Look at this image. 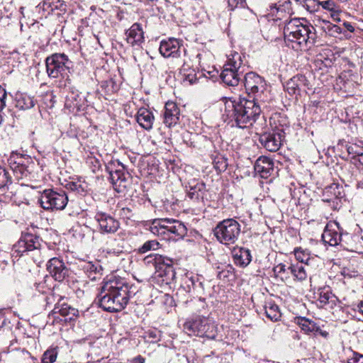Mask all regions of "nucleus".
<instances>
[{
  "label": "nucleus",
  "instance_id": "f257e3e1",
  "mask_svg": "<svg viewBox=\"0 0 363 363\" xmlns=\"http://www.w3.org/2000/svg\"><path fill=\"white\" fill-rule=\"evenodd\" d=\"M136 292V287L125 279L111 277L104 283L98 295L100 306L109 312L121 311Z\"/></svg>",
  "mask_w": 363,
  "mask_h": 363
},
{
  "label": "nucleus",
  "instance_id": "f03ea898",
  "mask_svg": "<svg viewBox=\"0 0 363 363\" xmlns=\"http://www.w3.org/2000/svg\"><path fill=\"white\" fill-rule=\"evenodd\" d=\"M267 104H259L251 99H240L239 101L226 100L223 117L231 126L246 128L251 126L262 109L268 108Z\"/></svg>",
  "mask_w": 363,
  "mask_h": 363
},
{
  "label": "nucleus",
  "instance_id": "7ed1b4c3",
  "mask_svg": "<svg viewBox=\"0 0 363 363\" xmlns=\"http://www.w3.org/2000/svg\"><path fill=\"white\" fill-rule=\"evenodd\" d=\"M304 18H293L284 28V36L286 45L296 51H307L316 43L317 34L314 27Z\"/></svg>",
  "mask_w": 363,
  "mask_h": 363
},
{
  "label": "nucleus",
  "instance_id": "20e7f679",
  "mask_svg": "<svg viewBox=\"0 0 363 363\" xmlns=\"http://www.w3.org/2000/svg\"><path fill=\"white\" fill-rule=\"evenodd\" d=\"M152 234L167 242H177L186 234V226L179 220L172 218H156L146 224Z\"/></svg>",
  "mask_w": 363,
  "mask_h": 363
},
{
  "label": "nucleus",
  "instance_id": "39448f33",
  "mask_svg": "<svg viewBox=\"0 0 363 363\" xmlns=\"http://www.w3.org/2000/svg\"><path fill=\"white\" fill-rule=\"evenodd\" d=\"M244 86L251 101L259 104H269L272 101V96L263 77L255 72H250L244 77Z\"/></svg>",
  "mask_w": 363,
  "mask_h": 363
},
{
  "label": "nucleus",
  "instance_id": "423d86ee",
  "mask_svg": "<svg viewBox=\"0 0 363 363\" xmlns=\"http://www.w3.org/2000/svg\"><path fill=\"white\" fill-rule=\"evenodd\" d=\"M46 70L48 76L52 78L60 77L65 79L63 86L71 84L69 74L73 68V62L65 53H54L45 60Z\"/></svg>",
  "mask_w": 363,
  "mask_h": 363
},
{
  "label": "nucleus",
  "instance_id": "0eeeda50",
  "mask_svg": "<svg viewBox=\"0 0 363 363\" xmlns=\"http://www.w3.org/2000/svg\"><path fill=\"white\" fill-rule=\"evenodd\" d=\"M240 233V225L233 218L220 222L214 229L217 240L225 245L234 244Z\"/></svg>",
  "mask_w": 363,
  "mask_h": 363
},
{
  "label": "nucleus",
  "instance_id": "6e6552de",
  "mask_svg": "<svg viewBox=\"0 0 363 363\" xmlns=\"http://www.w3.org/2000/svg\"><path fill=\"white\" fill-rule=\"evenodd\" d=\"M38 201L45 210L60 211L66 207L68 196L64 191H56L52 189H47L41 192Z\"/></svg>",
  "mask_w": 363,
  "mask_h": 363
},
{
  "label": "nucleus",
  "instance_id": "1a4fd4ad",
  "mask_svg": "<svg viewBox=\"0 0 363 363\" xmlns=\"http://www.w3.org/2000/svg\"><path fill=\"white\" fill-rule=\"evenodd\" d=\"M213 325L205 317L196 316L187 320L183 325V329L189 335L211 337Z\"/></svg>",
  "mask_w": 363,
  "mask_h": 363
},
{
  "label": "nucleus",
  "instance_id": "9d476101",
  "mask_svg": "<svg viewBox=\"0 0 363 363\" xmlns=\"http://www.w3.org/2000/svg\"><path fill=\"white\" fill-rule=\"evenodd\" d=\"M241 64L240 56L236 53L233 59H229L228 62L224 65L220 78L226 85L235 86L239 84L240 74L242 72L240 71Z\"/></svg>",
  "mask_w": 363,
  "mask_h": 363
},
{
  "label": "nucleus",
  "instance_id": "9b49d317",
  "mask_svg": "<svg viewBox=\"0 0 363 363\" xmlns=\"http://www.w3.org/2000/svg\"><path fill=\"white\" fill-rule=\"evenodd\" d=\"M284 138V128H277L271 132H265L259 135V142L262 146L269 152H277L279 150Z\"/></svg>",
  "mask_w": 363,
  "mask_h": 363
},
{
  "label": "nucleus",
  "instance_id": "f8f14e48",
  "mask_svg": "<svg viewBox=\"0 0 363 363\" xmlns=\"http://www.w3.org/2000/svg\"><path fill=\"white\" fill-rule=\"evenodd\" d=\"M186 195L194 202L203 201L206 193L205 183L199 179H191L185 182Z\"/></svg>",
  "mask_w": 363,
  "mask_h": 363
},
{
  "label": "nucleus",
  "instance_id": "ddd939ff",
  "mask_svg": "<svg viewBox=\"0 0 363 363\" xmlns=\"http://www.w3.org/2000/svg\"><path fill=\"white\" fill-rule=\"evenodd\" d=\"M118 166L115 169L108 167L110 174V180L114 189L118 192H122L126 187L128 174L125 172L124 165L117 161Z\"/></svg>",
  "mask_w": 363,
  "mask_h": 363
},
{
  "label": "nucleus",
  "instance_id": "4468645a",
  "mask_svg": "<svg viewBox=\"0 0 363 363\" xmlns=\"http://www.w3.org/2000/svg\"><path fill=\"white\" fill-rule=\"evenodd\" d=\"M94 219L97 222L99 230L101 233H113L119 228V222L106 213H96Z\"/></svg>",
  "mask_w": 363,
  "mask_h": 363
},
{
  "label": "nucleus",
  "instance_id": "2eb2a0df",
  "mask_svg": "<svg viewBox=\"0 0 363 363\" xmlns=\"http://www.w3.org/2000/svg\"><path fill=\"white\" fill-rule=\"evenodd\" d=\"M308 86L309 82L306 76L297 74L286 82L285 89L291 95L301 94V92H306Z\"/></svg>",
  "mask_w": 363,
  "mask_h": 363
},
{
  "label": "nucleus",
  "instance_id": "dca6fc26",
  "mask_svg": "<svg viewBox=\"0 0 363 363\" xmlns=\"http://www.w3.org/2000/svg\"><path fill=\"white\" fill-rule=\"evenodd\" d=\"M160 52L164 57H181L182 45L176 38L162 40L160 45Z\"/></svg>",
  "mask_w": 363,
  "mask_h": 363
},
{
  "label": "nucleus",
  "instance_id": "f3484780",
  "mask_svg": "<svg viewBox=\"0 0 363 363\" xmlns=\"http://www.w3.org/2000/svg\"><path fill=\"white\" fill-rule=\"evenodd\" d=\"M335 228H339V223L337 222L329 223L326 225L322 234V240L325 245L335 247L340 243L341 234Z\"/></svg>",
  "mask_w": 363,
  "mask_h": 363
},
{
  "label": "nucleus",
  "instance_id": "a211bd4d",
  "mask_svg": "<svg viewBox=\"0 0 363 363\" xmlns=\"http://www.w3.org/2000/svg\"><path fill=\"white\" fill-rule=\"evenodd\" d=\"M172 259L171 262L165 260L164 262H162L159 265H157L155 276V277L161 278V281L163 284H170L175 279L176 272L172 265Z\"/></svg>",
  "mask_w": 363,
  "mask_h": 363
},
{
  "label": "nucleus",
  "instance_id": "6ab92c4d",
  "mask_svg": "<svg viewBox=\"0 0 363 363\" xmlns=\"http://www.w3.org/2000/svg\"><path fill=\"white\" fill-rule=\"evenodd\" d=\"M47 269L50 275L57 281H63L68 272L63 262L57 257L49 260Z\"/></svg>",
  "mask_w": 363,
  "mask_h": 363
},
{
  "label": "nucleus",
  "instance_id": "aec40b11",
  "mask_svg": "<svg viewBox=\"0 0 363 363\" xmlns=\"http://www.w3.org/2000/svg\"><path fill=\"white\" fill-rule=\"evenodd\" d=\"M163 115V123L167 127L171 128L177 125L179 121L180 111L176 103L167 101Z\"/></svg>",
  "mask_w": 363,
  "mask_h": 363
},
{
  "label": "nucleus",
  "instance_id": "412c9836",
  "mask_svg": "<svg viewBox=\"0 0 363 363\" xmlns=\"http://www.w3.org/2000/svg\"><path fill=\"white\" fill-rule=\"evenodd\" d=\"M254 169L262 178L267 179L274 172V162L269 157L261 156L256 160Z\"/></svg>",
  "mask_w": 363,
  "mask_h": 363
},
{
  "label": "nucleus",
  "instance_id": "4be33fe9",
  "mask_svg": "<svg viewBox=\"0 0 363 363\" xmlns=\"http://www.w3.org/2000/svg\"><path fill=\"white\" fill-rule=\"evenodd\" d=\"M126 41L131 46H140L144 42V32L141 24L135 23L126 30Z\"/></svg>",
  "mask_w": 363,
  "mask_h": 363
},
{
  "label": "nucleus",
  "instance_id": "5701e85b",
  "mask_svg": "<svg viewBox=\"0 0 363 363\" xmlns=\"http://www.w3.org/2000/svg\"><path fill=\"white\" fill-rule=\"evenodd\" d=\"M296 323L298 325L301 329L307 334L311 333L314 334L319 333L325 338H327L329 336V333L327 331L322 330L320 327L312 320L304 317H298L296 318Z\"/></svg>",
  "mask_w": 363,
  "mask_h": 363
},
{
  "label": "nucleus",
  "instance_id": "b1692460",
  "mask_svg": "<svg viewBox=\"0 0 363 363\" xmlns=\"http://www.w3.org/2000/svg\"><path fill=\"white\" fill-rule=\"evenodd\" d=\"M135 118L141 128L146 130H152L155 121V116L150 110L144 107L140 108Z\"/></svg>",
  "mask_w": 363,
  "mask_h": 363
},
{
  "label": "nucleus",
  "instance_id": "393cba45",
  "mask_svg": "<svg viewBox=\"0 0 363 363\" xmlns=\"http://www.w3.org/2000/svg\"><path fill=\"white\" fill-rule=\"evenodd\" d=\"M344 196L342 186L334 183L324 189L323 201L328 203L335 202V200L340 199Z\"/></svg>",
  "mask_w": 363,
  "mask_h": 363
},
{
  "label": "nucleus",
  "instance_id": "a878e982",
  "mask_svg": "<svg viewBox=\"0 0 363 363\" xmlns=\"http://www.w3.org/2000/svg\"><path fill=\"white\" fill-rule=\"evenodd\" d=\"M9 165L17 178L27 177L29 174L28 167L23 164V157L16 156L11 157L9 160Z\"/></svg>",
  "mask_w": 363,
  "mask_h": 363
},
{
  "label": "nucleus",
  "instance_id": "bb28decb",
  "mask_svg": "<svg viewBox=\"0 0 363 363\" xmlns=\"http://www.w3.org/2000/svg\"><path fill=\"white\" fill-rule=\"evenodd\" d=\"M14 247L23 248V250H38L40 248L38 238L29 233L22 235Z\"/></svg>",
  "mask_w": 363,
  "mask_h": 363
},
{
  "label": "nucleus",
  "instance_id": "cd10ccee",
  "mask_svg": "<svg viewBox=\"0 0 363 363\" xmlns=\"http://www.w3.org/2000/svg\"><path fill=\"white\" fill-rule=\"evenodd\" d=\"M183 64L180 68L179 74L182 76V79L184 82H188L189 84H193L196 82L197 77L196 72L194 69L187 65L185 60H182Z\"/></svg>",
  "mask_w": 363,
  "mask_h": 363
},
{
  "label": "nucleus",
  "instance_id": "c85d7f7f",
  "mask_svg": "<svg viewBox=\"0 0 363 363\" xmlns=\"http://www.w3.org/2000/svg\"><path fill=\"white\" fill-rule=\"evenodd\" d=\"M69 89L70 90L69 94L66 96V105L70 108H77L79 109L82 106V98L81 94L78 90L71 88L68 85Z\"/></svg>",
  "mask_w": 363,
  "mask_h": 363
},
{
  "label": "nucleus",
  "instance_id": "c756f323",
  "mask_svg": "<svg viewBox=\"0 0 363 363\" xmlns=\"http://www.w3.org/2000/svg\"><path fill=\"white\" fill-rule=\"evenodd\" d=\"M88 184L82 178L77 179L69 182L66 184V188L72 191L75 192L79 196H84L88 191Z\"/></svg>",
  "mask_w": 363,
  "mask_h": 363
},
{
  "label": "nucleus",
  "instance_id": "7c9ffc66",
  "mask_svg": "<svg viewBox=\"0 0 363 363\" xmlns=\"http://www.w3.org/2000/svg\"><path fill=\"white\" fill-rule=\"evenodd\" d=\"M250 251H232L234 263L241 267H247L252 260Z\"/></svg>",
  "mask_w": 363,
  "mask_h": 363
},
{
  "label": "nucleus",
  "instance_id": "2f4dec72",
  "mask_svg": "<svg viewBox=\"0 0 363 363\" xmlns=\"http://www.w3.org/2000/svg\"><path fill=\"white\" fill-rule=\"evenodd\" d=\"M35 105L33 98L26 94H16V106L21 110H28L33 108Z\"/></svg>",
  "mask_w": 363,
  "mask_h": 363
},
{
  "label": "nucleus",
  "instance_id": "473e14b6",
  "mask_svg": "<svg viewBox=\"0 0 363 363\" xmlns=\"http://www.w3.org/2000/svg\"><path fill=\"white\" fill-rule=\"evenodd\" d=\"M84 269L86 270L88 277L91 281L100 279L103 274V268L99 263L88 262Z\"/></svg>",
  "mask_w": 363,
  "mask_h": 363
},
{
  "label": "nucleus",
  "instance_id": "72a5a7b5",
  "mask_svg": "<svg viewBox=\"0 0 363 363\" xmlns=\"http://www.w3.org/2000/svg\"><path fill=\"white\" fill-rule=\"evenodd\" d=\"M264 311L267 317L272 321H277L281 317L279 306L272 301L265 303Z\"/></svg>",
  "mask_w": 363,
  "mask_h": 363
},
{
  "label": "nucleus",
  "instance_id": "f704fd0d",
  "mask_svg": "<svg viewBox=\"0 0 363 363\" xmlns=\"http://www.w3.org/2000/svg\"><path fill=\"white\" fill-rule=\"evenodd\" d=\"M322 28L326 34L335 38H337L340 35L344 33L340 23L336 25L329 21H323Z\"/></svg>",
  "mask_w": 363,
  "mask_h": 363
},
{
  "label": "nucleus",
  "instance_id": "c9c22d12",
  "mask_svg": "<svg viewBox=\"0 0 363 363\" xmlns=\"http://www.w3.org/2000/svg\"><path fill=\"white\" fill-rule=\"evenodd\" d=\"M165 260H167V262H171V259L167 258V257H164L160 255H158V254H154V255H147L145 258H144V262L145 264H153L155 266V268L156 269L157 267V265H159L160 264H161L162 262H164Z\"/></svg>",
  "mask_w": 363,
  "mask_h": 363
},
{
  "label": "nucleus",
  "instance_id": "e433bc0d",
  "mask_svg": "<svg viewBox=\"0 0 363 363\" xmlns=\"http://www.w3.org/2000/svg\"><path fill=\"white\" fill-rule=\"evenodd\" d=\"M289 269L297 280L303 281L306 279L307 274L302 264L292 265Z\"/></svg>",
  "mask_w": 363,
  "mask_h": 363
},
{
  "label": "nucleus",
  "instance_id": "4c0bfd02",
  "mask_svg": "<svg viewBox=\"0 0 363 363\" xmlns=\"http://www.w3.org/2000/svg\"><path fill=\"white\" fill-rule=\"evenodd\" d=\"M57 356V347H52L47 350L42 357L43 363H53L55 362Z\"/></svg>",
  "mask_w": 363,
  "mask_h": 363
},
{
  "label": "nucleus",
  "instance_id": "58836bf2",
  "mask_svg": "<svg viewBox=\"0 0 363 363\" xmlns=\"http://www.w3.org/2000/svg\"><path fill=\"white\" fill-rule=\"evenodd\" d=\"M11 183L9 172L4 167L0 165V189H4L9 184Z\"/></svg>",
  "mask_w": 363,
  "mask_h": 363
},
{
  "label": "nucleus",
  "instance_id": "ea45409f",
  "mask_svg": "<svg viewBox=\"0 0 363 363\" xmlns=\"http://www.w3.org/2000/svg\"><path fill=\"white\" fill-rule=\"evenodd\" d=\"M320 0H304L303 6L310 13L318 11L320 9Z\"/></svg>",
  "mask_w": 363,
  "mask_h": 363
},
{
  "label": "nucleus",
  "instance_id": "a19ab883",
  "mask_svg": "<svg viewBox=\"0 0 363 363\" xmlns=\"http://www.w3.org/2000/svg\"><path fill=\"white\" fill-rule=\"evenodd\" d=\"M213 163L215 168L219 172H224L228 167L227 160L222 156L216 157Z\"/></svg>",
  "mask_w": 363,
  "mask_h": 363
},
{
  "label": "nucleus",
  "instance_id": "79ce46f5",
  "mask_svg": "<svg viewBox=\"0 0 363 363\" xmlns=\"http://www.w3.org/2000/svg\"><path fill=\"white\" fill-rule=\"evenodd\" d=\"M347 151L352 155V160H354L363 152V148L357 144H350L347 145Z\"/></svg>",
  "mask_w": 363,
  "mask_h": 363
},
{
  "label": "nucleus",
  "instance_id": "37998d69",
  "mask_svg": "<svg viewBox=\"0 0 363 363\" xmlns=\"http://www.w3.org/2000/svg\"><path fill=\"white\" fill-rule=\"evenodd\" d=\"M320 7L330 11H337L338 7L333 0H320Z\"/></svg>",
  "mask_w": 363,
  "mask_h": 363
},
{
  "label": "nucleus",
  "instance_id": "c03bdc74",
  "mask_svg": "<svg viewBox=\"0 0 363 363\" xmlns=\"http://www.w3.org/2000/svg\"><path fill=\"white\" fill-rule=\"evenodd\" d=\"M293 252L296 259L301 263V264L303 263L308 264L310 255L306 253V251H293Z\"/></svg>",
  "mask_w": 363,
  "mask_h": 363
},
{
  "label": "nucleus",
  "instance_id": "a18cd8bd",
  "mask_svg": "<svg viewBox=\"0 0 363 363\" xmlns=\"http://www.w3.org/2000/svg\"><path fill=\"white\" fill-rule=\"evenodd\" d=\"M228 7L230 10H234L236 8H246L247 2L246 0H227Z\"/></svg>",
  "mask_w": 363,
  "mask_h": 363
},
{
  "label": "nucleus",
  "instance_id": "49530a36",
  "mask_svg": "<svg viewBox=\"0 0 363 363\" xmlns=\"http://www.w3.org/2000/svg\"><path fill=\"white\" fill-rule=\"evenodd\" d=\"M162 245L155 240L145 242L141 248L138 250H159Z\"/></svg>",
  "mask_w": 363,
  "mask_h": 363
},
{
  "label": "nucleus",
  "instance_id": "de8ad7c7",
  "mask_svg": "<svg viewBox=\"0 0 363 363\" xmlns=\"http://www.w3.org/2000/svg\"><path fill=\"white\" fill-rule=\"evenodd\" d=\"M332 297L333 294L330 290H322L319 294L318 299L321 303L326 304Z\"/></svg>",
  "mask_w": 363,
  "mask_h": 363
},
{
  "label": "nucleus",
  "instance_id": "09e8293b",
  "mask_svg": "<svg viewBox=\"0 0 363 363\" xmlns=\"http://www.w3.org/2000/svg\"><path fill=\"white\" fill-rule=\"evenodd\" d=\"M162 333L160 331L154 329L150 330L146 333V336L151 339L152 342L160 341Z\"/></svg>",
  "mask_w": 363,
  "mask_h": 363
},
{
  "label": "nucleus",
  "instance_id": "8fccbe9b",
  "mask_svg": "<svg viewBox=\"0 0 363 363\" xmlns=\"http://www.w3.org/2000/svg\"><path fill=\"white\" fill-rule=\"evenodd\" d=\"M87 162L89 163L90 168L94 173L97 172L101 169L100 161L95 157L89 158Z\"/></svg>",
  "mask_w": 363,
  "mask_h": 363
},
{
  "label": "nucleus",
  "instance_id": "3c124183",
  "mask_svg": "<svg viewBox=\"0 0 363 363\" xmlns=\"http://www.w3.org/2000/svg\"><path fill=\"white\" fill-rule=\"evenodd\" d=\"M54 310L55 311V312L60 313L63 316L67 315L70 313V311H74V308H72L65 304H62L61 308L55 306Z\"/></svg>",
  "mask_w": 363,
  "mask_h": 363
},
{
  "label": "nucleus",
  "instance_id": "603ef678",
  "mask_svg": "<svg viewBox=\"0 0 363 363\" xmlns=\"http://www.w3.org/2000/svg\"><path fill=\"white\" fill-rule=\"evenodd\" d=\"M118 214L123 219H130L133 216L132 210L128 207H124L119 209Z\"/></svg>",
  "mask_w": 363,
  "mask_h": 363
},
{
  "label": "nucleus",
  "instance_id": "864d4df0",
  "mask_svg": "<svg viewBox=\"0 0 363 363\" xmlns=\"http://www.w3.org/2000/svg\"><path fill=\"white\" fill-rule=\"evenodd\" d=\"M348 363H363V354L354 352L353 356L348 359Z\"/></svg>",
  "mask_w": 363,
  "mask_h": 363
},
{
  "label": "nucleus",
  "instance_id": "5fc2aeb1",
  "mask_svg": "<svg viewBox=\"0 0 363 363\" xmlns=\"http://www.w3.org/2000/svg\"><path fill=\"white\" fill-rule=\"evenodd\" d=\"M341 24V26L343 28L344 35L345 34L346 31H349L350 33H353L354 31V26L347 21H343Z\"/></svg>",
  "mask_w": 363,
  "mask_h": 363
},
{
  "label": "nucleus",
  "instance_id": "6e6d98bb",
  "mask_svg": "<svg viewBox=\"0 0 363 363\" xmlns=\"http://www.w3.org/2000/svg\"><path fill=\"white\" fill-rule=\"evenodd\" d=\"M353 163L356 165H359V167L363 168V152L353 160Z\"/></svg>",
  "mask_w": 363,
  "mask_h": 363
},
{
  "label": "nucleus",
  "instance_id": "4d7b16f0",
  "mask_svg": "<svg viewBox=\"0 0 363 363\" xmlns=\"http://www.w3.org/2000/svg\"><path fill=\"white\" fill-rule=\"evenodd\" d=\"M62 299V296L60 295H57L55 293H52L50 296L47 297V300L48 303H50L52 300L57 301V304L60 303V301Z\"/></svg>",
  "mask_w": 363,
  "mask_h": 363
},
{
  "label": "nucleus",
  "instance_id": "13d9d810",
  "mask_svg": "<svg viewBox=\"0 0 363 363\" xmlns=\"http://www.w3.org/2000/svg\"><path fill=\"white\" fill-rule=\"evenodd\" d=\"M280 11L282 12L283 9L277 7V5L270 6V14L272 16L277 14Z\"/></svg>",
  "mask_w": 363,
  "mask_h": 363
},
{
  "label": "nucleus",
  "instance_id": "bf43d9fd",
  "mask_svg": "<svg viewBox=\"0 0 363 363\" xmlns=\"http://www.w3.org/2000/svg\"><path fill=\"white\" fill-rule=\"evenodd\" d=\"M35 288L40 293H44V289L45 288V285L44 283H35Z\"/></svg>",
  "mask_w": 363,
  "mask_h": 363
},
{
  "label": "nucleus",
  "instance_id": "052dcab7",
  "mask_svg": "<svg viewBox=\"0 0 363 363\" xmlns=\"http://www.w3.org/2000/svg\"><path fill=\"white\" fill-rule=\"evenodd\" d=\"M333 13H332V18H333L334 21H337L340 23H341V20H340V13H338V11H333Z\"/></svg>",
  "mask_w": 363,
  "mask_h": 363
},
{
  "label": "nucleus",
  "instance_id": "680f3d73",
  "mask_svg": "<svg viewBox=\"0 0 363 363\" xmlns=\"http://www.w3.org/2000/svg\"><path fill=\"white\" fill-rule=\"evenodd\" d=\"M145 359L141 356H138L133 359V363H144Z\"/></svg>",
  "mask_w": 363,
  "mask_h": 363
},
{
  "label": "nucleus",
  "instance_id": "e2e57ef3",
  "mask_svg": "<svg viewBox=\"0 0 363 363\" xmlns=\"http://www.w3.org/2000/svg\"><path fill=\"white\" fill-rule=\"evenodd\" d=\"M357 308L358 311L363 315V301L357 304Z\"/></svg>",
  "mask_w": 363,
  "mask_h": 363
},
{
  "label": "nucleus",
  "instance_id": "0e129e2a",
  "mask_svg": "<svg viewBox=\"0 0 363 363\" xmlns=\"http://www.w3.org/2000/svg\"><path fill=\"white\" fill-rule=\"evenodd\" d=\"M202 54L199 53L196 55V58L199 60V64L201 69H203V65L201 63V59Z\"/></svg>",
  "mask_w": 363,
  "mask_h": 363
},
{
  "label": "nucleus",
  "instance_id": "69168bd1",
  "mask_svg": "<svg viewBox=\"0 0 363 363\" xmlns=\"http://www.w3.org/2000/svg\"><path fill=\"white\" fill-rule=\"evenodd\" d=\"M5 319L2 315H0V328L2 327L4 324Z\"/></svg>",
  "mask_w": 363,
  "mask_h": 363
},
{
  "label": "nucleus",
  "instance_id": "338daca9",
  "mask_svg": "<svg viewBox=\"0 0 363 363\" xmlns=\"http://www.w3.org/2000/svg\"><path fill=\"white\" fill-rule=\"evenodd\" d=\"M284 271V266L281 265L279 267V272Z\"/></svg>",
  "mask_w": 363,
  "mask_h": 363
},
{
  "label": "nucleus",
  "instance_id": "774afa93",
  "mask_svg": "<svg viewBox=\"0 0 363 363\" xmlns=\"http://www.w3.org/2000/svg\"><path fill=\"white\" fill-rule=\"evenodd\" d=\"M294 250H301V247H295Z\"/></svg>",
  "mask_w": 363,
  "mask_h": 363
}]
</instances>
